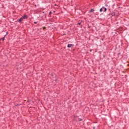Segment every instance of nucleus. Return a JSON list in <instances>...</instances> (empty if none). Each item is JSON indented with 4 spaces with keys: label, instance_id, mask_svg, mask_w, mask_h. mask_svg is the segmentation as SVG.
I'll return each instance as SVG.
<instances>
[{
    "label": "nucleus",
    "instance_id": "obj_10",
    "mask_svg": "<svg viewBox=\"0 0 129 129\" xmlns=\"http://www.w3.org/2000/svg\"><path fill=\"white\" fill-rule=\"evenodd\" d=\"M77 25H81V23L79 22V23L77 24Z\"/></svg>",
    "mask_w": 129,
    "mask_h": 129
},
{
    "label": "nucleus",
    "instance_id": "obj_5",
    "mask_svg": "<svg viewBox=\"0 0 129 129\" xmlns=\"http://www.w3.org/2000/svg\"><path fill=\"white\" fill-rule=\"evenodd\" d=\"M92 12H94V9H92L90 10V13H92Z\"/></svg>",
    "mask_w": 129,
    "mask_h": 129
},
{
    "label": "nucleus",
    "instance_id": "obj_4",
    "mask_svg": "<svg viewBox=\"0 0 129 129\" xmlns=\"http://www.w3.org/2000/svg\"><path fill=\"white\" fill-rule=\"evenodd\" d=\"M103 9H104V7H103L102 8L100 9V12H103Z\"/></svg>",
    "mask_w": 129,
    "mask_h": 129
},
{
    "label": "nucleus",
    "instance_id": "obj_14",
    "mask_svg": "<svg viewBox=\"0 0 129 129\" xmlns=\"http://www.w3.org/2000/svg\"><path fill=\"white\" fill-rule=\"evenodd\" d=\"M6 34H7V35H8V32H7V33H6Z\"/></svg>",
    "mask_w": 129,
    "mask_h": 129
},
{
    "label": "nucleus",
    "instance_id": "obj_8",
    "mask_svg": "<svg viewBox=\"0 0 129 129\" xmlns=\"http://www.w3.org/2000/svg\"><path fill=\"white\" fill-rule=\"evenodd\" d=\"M111 15H112V16L113 17L114 16H115V13H112Z\"/></svg>",
    "mask_w": 129,
    "mask_h": 129
},
{
    "label": "nucleus",
    "instance_id": "obj_15",
    "mask_svg": "<svg viewBox=\"0 0 129 129\" xmlns=\"http://www.w3.org/2000/svg\"><path fill=\"white\" fill-rule=\"evenodd\" d=\"M94 128H95V127H94Z\"/></svg>",
    "mask_w": 129,
    "mask_h": 129
},
{
    "label": "nucleus",
    "instance_id": "obj_1",
    "mask_svg": "<svg viewBox=\"0 0 129 129\" xmlns=\"http://www.w3.org/2000/svg\"><path fill=\"white\" fill-rule=\"evenodd\" d=\"M22 18H23V20H25V19H28V16H27V15H26V14H24V15L22 17Z\"/></svg>",
    "mask_w": 129,
    "mask_h": 129
},
{
    "label": "nucleus",
    "instance_id": "obj_7",
    "mask_svg": "<svg viewBox=\"0 0 129 129\" xmlns=\"http://www.w3.org/2000/svg\"><path fill=\"white\" fill-rule=\"evenodd\" d=\"M103 12H106V8L104 7Z\"/></svg>",
    "mask_w": 129,
    "mask_h": 129
},
{
    "label": "nucleus",
    "instance_id": "obj_9",
    "mask_svg": "<svg viewBox=\"0 0 129 129\" xmlns=\"http://www.w3.org/2000/svg\"><path fill=\"white\" fill-rule=\"evenodd\" d=\"M49 15H52V12L50 11L49 13Z\"/></svg>",
    "mask_w": 129,
    "mask_h": 129
},
{
    "label": "nucleus",
    "instance_id": "obj_3",
    "mask_svg": "<svg viewBox=\"0 0 129 129\" xmlns=\"http://www.w3.org/2000/svg\"><path fill=\"white\" fill-rule=\"evenodd\" d=\"M23 20L24 19L21 17L19 20H18L17 21L18 23H21Z\"/></svg>",
    "mask_w": 129,
    "mask_h": 129
},
{
    "label": "nucleus",
    "instance_id": "obj_2",
    "mask_svg": "<svg viewBox=\"0 0 129 129\" xmlns=\"http://www.w3.org/2000/svg\"><path fill=\"white\" fill-rule=\"evenodd\" d=\"M73 47H74V44H68V48H72Z\"/></svg>",
    "mask_w": 129,
    "mask_h": 129
},
{
    "label": "nucleus",
    "instance_id": "obj_13",
    "mask_svg": "<svg viewBox=\"0 0 129 129\" xmlns=\"http://www.w3.org/2000/svg\"><path fill=\"white\" fill-rule=\"evenodd\" d=\"M81 120H82V119H80L79 121H80Z\"/></svg>",
    "mask_w": 129,
    "mask_h": 129
},
{
    "label": "nucleus",
    "instance_id": "obj_12",
    "mask_svg": "<svg viewBox=\"0 0 129 129\" xmlns=\"http://www.w3.org/2000/svg\"><path fill=\"white\" fill-rule=\"evenodd\" d=\"M43 29H46V27H43Z\"/></svg>",
    "mask_w": 129,
    "mask_h": 129
},
{
    "label": "nucleus",
    "instance_id": "obj_6",
    "mask_svg": "<svg viewBox=\"0 0 129 129\" xmlns=\"http://www.w3.org/2000/svg\"><path fill=\"white\" fill-rule=\"evenodd\" d=\"M7 36V34L5 35V36L2 38V41H5V38H6V36Z\"/></svg>",
    "mask_w": 129,
    "mask_h": 129
},
{
    "label": "nucleus",
    "instance_id": "obj_11",
    "mask_svg": "<svg viewBox=\"0 0 129 129\" xmlns=\"http://www.w3.org/2000/svg\"><path fill=\"white\" fill-rule=\"evenodd\" d=\"M34 24H38V22H34Z\"/></svg>",
    "mask_w": 129,
    "mask_h": 129
}]
</instances>
